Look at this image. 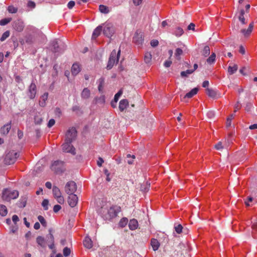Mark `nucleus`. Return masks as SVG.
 Instances as JSON below:
<instances>
[{
  "instance_id": "f8f14e48",
  "label": "nucleus",
  "mask_w": 257,
  "mask_h": 257,
  "mask_svg": "<svg viewBox=\"0 0 257 257\" xmlns=\"http://www.w3.org/2000/svg\"><path fill=\"white\" fill-rule=\"evenodd\" d=\"M13 28L17 32H21L23 31L24 28L23 22L21 20H17L13 22Z\"/></svg>"
},
{
  "instance_id": "3c124183",
  "label": "nucleus",
  "mask_w": 257,
  "mask_h": 257,
  "mask_svg": "<svg viewBox=\"0 0 257 257\" xmlns=\"http://www.w3.org/2000/svg\"><path fill=\"white\" fill-rule=\"evenodd\" d=\"M122 90L121 89L119 90V91L116 94H115V95H114L113 100L116 102L118 101L119 97L122 95Z\"/></svg>"
},
{
  "instance_id": "ea45409f",
  "label": "nucleus",
  "mask_w": 257,
  "mask_h": 257,
  "mask_svg": "<svg viewBox=\"0 0 257 257\" xmlns=\"http://www.w3.org/2000/svg\"><path fill=\"white\" fill-rule=\"evenodd\" d=\"M210 48L208 46H205L202 51V54L204 57H207L210 54Z\"/></svg>"
},
{
  "instance_id": "20e7f679",
  "label": "nucleus",
  "mask_w": 257,
  "mask_h": 257,
  "mask_svg": "<svg viewBox=\"0 0 257 257\" xmlns=\"http://www.w3.org/2000/svg\"><path fill=\"white\" fill-rule=\"evenodd\" d=\"M19 155L18 152L15 151H11L7 154L4 159L5 163L7 165H11L14 164Z\"/></svg>"
},
{
  "instance_id": "0e129e2a",
  "label": "nucleus",
  "mask_w": 257,
  "mask_h": 257,
  "mask_svg": "<svg viewBox=\"0 0 257 257\" xmlns=\"http://www.w3.org/2000/svg\"><path fill=\"white\" fill-rule=\"evenodd\" d=\"M104 174L106 175V180L107 181L109 182L111 180V178L109 177V174L108 173V171L107 169H105L104 170Z\"/></svg>"
},
{
  "instance_id": "69168bd1",
  "label": "nucleus",
  "mask_w": 257,
  "mask_h": 257,
  "mask_svg": "<svg viewBox=\"0 0 257 257\" xmlns=\"http://www.w3.org/2000/svg\"><path fill=\"white\" fill-rule=\"evenodd\" d=\"M238 19H239V21L241 23V24H246V22L245 21L244 16H239Z\"/></svg>"
},
{
  "instance_id": "7c9ffc66",
  "label": "nucleus",
  "mask_w": 257,
  "mask_h": 257,
  "mask_svg": "<svg viewBox=\"0 0 257 257\" xmlns=\"http://www.w3.org/2000/svg\"><path fill=\"white\" fill-rule=\"evenodd\" d=\"M198 91V89L197 88H194L192 89L190 92L186 93V94L184 96V98H191L194 95L197 94Z\"/></svg>"
},
{
  "instance_id": "4c0bfd02",
  "label": "nucleus",
  "mask_w": 257,
  "mask_h": 257,
  "mask_svg": "<svg viewBox=\"0 0 257 257\" xmlns=\"http://www.w3.org/2000/svg\"><path fill=\"white\" fill-rule=\"evenodd\" d=\"M183 54V50L181 48H177L175 52V56L178 60H180L181 55Z\"/></svg>"
},
{
  "instance_id": "49530a36",
  "label": "nucleus",
  "mask_w": 257,
  "mask_h": 257,
  "mask_svg": "<svg viewBox=\"0 0 257 257\" xmlns=\"http://www.w3.org/2000/svg\"><path fill=\"white\" fill-rule=\"evenodd\" d=\"M34 120L36 124H40L42 121V118L40 115H36L35 116Z\"/></svg>"
},
{
  "instance_id": "c9c22d12",
  "label": "nucleus",
  "mask_w": 257,
  "mask_h": 257,
  "mask_svg": "<svg viewBox=\"0 0 257 257\" xmlns=\"http://www.w3.org/2000/svg\"><path fill=\"white\" fill-rule=\"evenodd\" d=\"M237 66L234 64L233 66H229L228 68V72L230 75L234 74L237 70Z\"/></svg>"
},
{
  "instance_id": "39448f33",
  "label": "nucleus",
  "mask_w": 257,
  "mask_h": 257,
  "mask_svg": "<svg viewBox=\"0 0 257 257\" xmlns=\"http://www.w3.org/2000/svg\"><path fill=\"white\" fill-rule=\"evenodd\" d=\"M103 33L107 37L110 38L112 36V23L108 21L103 24Z\"/></svg>"
},
{
  "instance_id": "4be33fe9",
  "label": "nucleus",
  "mask_w": 257,
  "mask_h": 257,
  "mask_svg": "<svg viewBox=\"0 0 257 257\" xmlns=\"http://www.w3.org/2000/svg\"><path fill=\"white\" fill-rule=\"evenodd\" d=\"M11 128V122L4 125L1 129V133L2 135H7Z\"/></svg>"
},
{
  "instance_id": "13d9d810",
  "label": "nucleus",
  "mask_w": 257,
  "mask_h": 257,
  "mask_svg": "<svg viewBox=\"0 0 257 257\" xmlns=\"http://www.w3.org/2000/svg\"><path fill=\"white\" fill-rule=\"evenodd\" d=\"M251 229L254 233H257V221L254 222L252 226Z\"/></svg>"
},
{
  "instance_id": "4d7b16f0",
  "label": "nucleus",
  "mask_w": 257,
  "mask_h": 257,
  "mask_svg": "<svg viewBox=\"0 0 257 257\" xmlns=\"http://www.w3.org/2000/svg\"><path fill=\"white\" fill-rule=\"evenodd\" d=\"M75 5V3L73 1H70L67 4V7L69 9H72Z\"/></svg>"
},
{
  "instance_id": "423d86ee",
  "label": "nucleus",
  "mask_w": 257,
  "mask_h": 257,
  "mask_svg": "<svg viewBox=\"0 0 257 257\" xmlns=\"http://www.w3.org/2000/svg\"><path fill=\"white\" fill-rule=\"evenodd\" d=\"M72 142L67 141L65 140V142L62 145V150L63 152L69 153L74 155L76 154L75 149L71 145Z\"/></svg>"
},
{
  "instance_id": "bb28decb",
  "label": "nucleus",
  "mask_w": 257,
  "mask_h": 257,
  "mask_svg": "<svg viewBox=\"0 0 257 257\" xmlns=\"http://www.w3.org/2000/svg\"><path fill=\"white\" fill-rule=\"evenodd\" d=\"M129 227L131 230H135L138 227V222L136 219H133L130 220L128 224Z\"/></svg>"
},
{
  "instance_id": "412c9836",
  "label": "nucleus",
  "mask_w": 257,
  "mask_h": 257,
  "mask_svg": "<svg viewBox=\"0 0 257 257\" xmlns=\"http://www.w3.org/2000/svg\"><path fill=\"white\" fill-rule=\"evenodd\" d=\"M84 246L88 249L92 248V241L91 239L88 236H86L83 240Z\"/></svg>"
},
{
  "instance_id": "dca6fc26",
  "label": "nucleus",
  "mask_w": 257,
  "mask_h": 257,
  "mask_svg": "<svg viewBox=\"0 0 257 257\" xmlns=\"http://www.w3.org/2000/svg\"><path fill=\"white\" fill-rule=\"evenodd\" d=\"M253 28V23L252 22L249 24L247 29H242L241 33L243 35L244 37H248L251 33Z\"/></svg>"
},
{
  "instance_id": "c756f323",
  "label": "nucleus",
  "mask_w": 257,
  "mask_h": 257,
  "mask_svg": "<svg viewBox=\"0 0 257 257\" xmlns=\"http://www.w3.org/2000/svg\"><path fill=\"white\" fill-rule=\"evenodd\" d=\"M99 11L101 13L107 14L110 12L108 7L103 5H100L99 6Z\"/></svg>"
},
{
  "instance_id": "37998d69",
  "label": "nucleus",
  "mask_w": 257,
  "mask_h": 257,
  "mask_svg": "<svg viewBox=\"0 0 257 257\" xmlns=\"http://www.w3.org/2000/svg\"><path fill=\"white\" fill-rule=\"evenodd\" d=\"M8 11L10 13L15 14L18 12V8L13 6H10L8 8Z\"/></svg>"
},
{
  "instance_id": "2f4dec72",
  "label": "nucleus",
  "mask_w": 257,
  "mask_h": 257,
  "mask_svg": "<svg viewBox=\"0 0 257 257\" xmlns=\"http://www.w3.org/2000/svg\"><path fill=\"white\" fill-rule=\"evenodd\" d=\"M152 59V55L150 52H146L144 56V61L146 63L149 64L151 63Z\"/></svg>"
},
{
  "instance_id": "cd10ccee",
  "label": "nucleus",
  "mask_w": 257,
  "mask_h": 257,
  "mask_svg": "<svg viewBox=\"0 0 257 257\" xmlns=\"http://www.w3.org/2000/svg\"><path fill=\"white\" fill-rule=\"evenodd\" d=\"M37 243L41 247H44L46 246V240L44 237L39 236L36 238Z\"/></svg>"
},
{
  "instance_id": "864d4df0",
  "label": "nucleus",
  "mask_w": 257,
  "mask_h": 257,
  "mask_svg": "<svg viewBox=\"0 0 257 257\" xmlns=\"http://www.w3.org/2000/svg\"><path fill=\"white\" fill-rule=\"evenodd\" d=\"M254 107L251 103H247L246 105L245 109L247 111H254Z\"/></svg>"
},
{
  "instance_id": "5fc2aeb1",
  "label": "nucleus",
  "mask_w": 257,
  "mask_h": 257,
  "mask_svg": "<svg viewBox=\"0 0 257 257\" xmlns=\"http://www.w3.org/2000/svg\"><path fill=\"white\" fill-rule=\"evenodd\" d=\"M214 147L217 150H220L223 149V146L221 142H218L215 145Z\"/></svg>"
},
{
  "instance_id": "603ef678",
  "label": "nucleus",
  "mask_w": 257,
  "mask_h": 257,
  "mask_svg": "<svg viewBox=\"0 0 257 257\" xmlns=\"http://www.w3.org/2000/svg\"><path fill=\"white\" fill-rule=\"evenodd\" d=\"M63 252L65 256H67L70 254L71 250L68 247H65L63 249Z\"/></svg>"
},
{
  "instance_id": "774afa93",
  "label": "nucleus",
  "mask_w": 257,
  "mask_h": 257,
  "mask_svg": "<svg viewBox=\"0 0 257 257\" xmlns=\"http://www.w3.org/2000/svg\"><path fill=\"white\" fill-rule=\"evenodd\" d=\"M12 220L15 224H16L17 222L19 221V218L17 215H14L12 216Z\"/></svg>"
},
{
  "instance_id": "58836bf2",
  "label": "nucleus",
  "mask_w": 257,
  "mask_h": 257,
  "mask_svg": "<svg viewBox=\"0 0 257 257\" xmlns=\"http://www.w3.org/2000/svg\"><path fill=\"white\" fill-rule=\"evenodd\" d=\"M216 55L214 53H212L210 56L207 59L206 61L208 64H211L215 61Z\"/></svg>"
},
{
  "instance_id": "c03bdc74",
  "label": "nucleus",
  "mask_w": 257,
  "mask_h": 257,
  "mask_svg": "<svg viewBox=\"0 0 257 257\" xmlns=\"http://www.w3.org/2000/svg\"><path fill=\"white\" fill-rule=\"evenodd\" d=\"M10 31H7L6 32H5L2 37H1V39H0V40L2 42H3L7 38H8L10 36Z\"/></svg>"
},
{
  "instance_id": "ddd939ff",
  "label": "nucleus",
  "mask_w": 257,
  "mask_h": 257,
  "mask_svg": "<svg viewBox=\"0 0 257 257\" xmlns=\"http://www.w3.org/2000/svg\"><path fill=\"white\" fill-rule=\"evenodd\" d=\"M105 101V96L104 95H101L99 97H95L92 101V104L93 105H97L98 106H102L104 104Z\"/></svg>"
},
{
  "instance_id": "6e6d98bb",
  "label": "nucleus",
  "mask_w": 257,
  "mask_h": 257,
  "mask_svg": "<svg viewBox=\"0 0 257 257\" xmlns=\"http://www.w3.org/2000/svg\"><path fill=\"white\" fill-rule=\"evenodd\" d=\"M182 229L183 227L181 224H179L177 226L175 227V230L179 234L182 232Z\"/></svg>"
},
{
  "instance_id": "338daca9",
  "label": "nucleus",
  "mask_w": 257,
  "mask_h": 257,
  "mask_svg": "<svg viewBox=\"0 0 257 257\" xmlns=\"http://www.w3.org/2000/svg\"><path fill=\"white\" fill-rule=\"evenodd\" d=\"M104 162L103 159L101 157L98 158V159L97 161V165L99 167H101L102 166V163Z\"/></svg>"
},
{
  "instance_id": "052dcab7",
  "label": "nucleus",
  "mask_w": 257,
  "mask_h": 257,
  "mask_svg": "<svg viewBox=\"0 0 257 257\" xmlns=\"http://www.w3.org/2000/svg\"><path fill=\"white\" fill-rule=\"evenodd\" d=\"M150 44L153 47H155L158 45L159 42L157 40H153L151 41Z\"/></svg>"
},
{
  "instance_id": "b1692460",
  "label": "nucleus",
  "mask_w": 257,
  "mask_h": 257,
  "mask_svg": "<svg viewBox=\"0 0 257 257\" xmlns=\"http://www.w3.org/2000/svg\"><path fill=\"white\" fill-rule=\"evenodd\" d=\"M53 229L50 228L49 229V234L46 236V241L48 243L54 242V237L52 234Z\"/></svg>"
},
{
  "instance_id": "5701e85b",
  "label": "nucleus",
  "mask_w": 257,
  "mask_h": 257,
  "mask_svg": "<svg viewBox=\"0 0 257 257\" xmlns=\"http://www.w3.org/2000/svg\"><path fill=\"white\" fill-rule=\"evenodd\" d=\"M97 83H98V91L100 93H103V87H104V78L103 77H101L100 79H99L97 81Z\"/></svg>"
},
{
  "instance_id": "a878e982",
  "label": "nucleus",
  "mask_w": 257,
  "mask_h": 257,
  "mask_svg": "<svg viewBox=\"0 0 257 257\" xmlns=\"http://www.w3.org/2000/svg\"><path fill=\"white\" fill-rule=\"evenodd\" d=\"M128 105V102L127 99L121 100L119 103V108L120 111H123Z\"/></svg>"
},
{
  "instance_id": "7ed1b4c3",
  "label": "nucleus",
  "mask_w": 257,
  "mask_h": 257,
  "mask_svg": "<svg viewBox=\"0 0 257 257\" xmlns=\"http://www.w3.org/2000/svg\"><path fill=\"white\" fill-rule=\"evenodd\" d=\"M18 196V191L6 189L3 191L2 198L3 200L9 201L11 199H15L17 198Z\"/></svg>"
},
{
  "instance_id": "f03ea898",
  "label": "nucleus",
  "mask_w": 257,
  "mask_h": 257,
  "mask_svg": "<svg viewBox=\"0 0 257 257\" xmlns=\"http://www.w3.org/2000/svg\"><path fill=\"white\" fill-rule=\"evenodd\" d=\"M50 48L53 53L58 56L64 51L66 46L63 43H58L57 40L55 39L50 42Z\"/></svg>"
},
{
  "instance_id": "c85d7f7f",
  "label": "nucleus",
  "mask_w": 257,
  "mask_h": 257,
  "mask_svg": "<svg viewBox=\"0 0 257 257\" xmlns=\"http://www.w3.org/2000/svg\"><path fill=\"white\" fill-rule=\"evenodd\" d=\"M48 94V93H45L40 98L39 101V104L41 106L44 107L46 104V101L47 100Z\"/></svg>"
},
{
  "instance_id": "a19ab883",
  "label": "nucleus",
  "mask_w": 257,
  "mask_h": 257,
  "mask_svg": "<svg viewBox=\"0 0 257 257\" xmlns=\"http://www.w3.org/2000/svg\"><path fill=\"white\" fill-rule=\"evenodd\" d=\"M193 72L194 70L188 69L185 71H182L181 72V76L182 77H187L189 75L191 74Z\"/></svg>"
},
{
  "instance_id": "680f3d73",
  "label": "nucleus",
  "mask_w": 257,
  "mask_h": 257,
  "mask_svg": "<svg viewBox=\"0 0 257 257\" xmlns=\"http://www.w3.org/2000/svg\"><path fill=\"white\" fill-rule=\"evenodd\" d=\"M55 120L54 119H51L49 120L47 126L48 127H51L52 126H53L55 124Z\"/></svg>"
},
{
  "instance_id": "bf43d9fd",
  "label": "nucleus",
  "mask_w": 257,
  "mask_h": 257,
  "mask_svg": "<svg viewBox=\"0 0 257 257\" xmlns=\"http://www.w3.org/2000/svg\"><path fill=\"white\" fill-rule=\"evenodd\" d=\"M26 42L29 44L33 43V37H32V36L30 35L26 37Z\"/></svg>"
},
{
  "instance_id": "0eeeda50",
  "label": "nucleus",
  "mask_w": 257,
  "mask_h": 257,
  "mask_svg": "<svg viewBox=\"0 0 257 257\" xmlns=\"http://www.w3.org/2000/svg\"><path fill=\"white\" fill-rule=\"evenodd\" d=\"M76 189V184L72 181L68 182L65 187V191L69 195L73 194Z\"/></svg>"
},
{
  "instance_id": "9d476101",
  "label": "nucleus",
  "mask_w": 257,
  "mask_h": 257,
  "mask_svg": "<svg viewBox=\"0 0 257 257\" xmlns=\"http://www.w3.org/2000/svg\"><path fill=\"white\" fill-rule=\"evenodd\" d=\"M77 136V131L75 128L72 127L69 129L66 134V140L67 141L72 142Z\"/></svg>"
},
{
  "instance_id": "aec40b11",
  "label": "nucleus",
  "mask_w": 257,
  "mask_h": 257,
  "mask_svg": "<svg viewBox=\"0 0 257 257\" xmlns=\"http://www.w3.org/2000/svg\"><path fill=\"white\" fill-rule=\"evenodd\" d=\"M90 96V91L88 88H84L81 92V97L83 99H87Z\"/></svg>"
},
{
  "instance_id": "6ab92c4d",
  "label": "nucleus",
  "mask_w": 257,
  "mask_h": 257,
  "mask_svg": "<svg viewBox=\"0 0 257 257\" xmlns=\"http://www.w3.org/2000/svg\"><path fill=\"white\" fill-rule=\"evenodd\" d=\"M80 71V67L79 64L77 63H75L72 65L71 67V73L74 76L77 75Z\"/></svg>"
},
{
  "instance_id": "e2e57ef3",
  "label": "nucleus",
  "mask_w": 257,
  "mask_h": 257,
  "mask_svg": "<svg viewBox=\"0 0 257 257\" xmlns=\"http://www.w3.org/2000/svg\"><path fill=\"white\" fill-rule=\"evenodd\" d=\"M61 209V206L59 205H55L53 207V211L54 212H58Z\"/></svg>"
},
{
  "instance_id": "a211bd4d",
  "label": "nucleus",
  "mask_w": 257,
  "mask_h": 257,
  "mask_svg": "<svg viewBox=\"0 0 257 257\" xmlns=\"http://www.w3.org/2000/svg\"><path fill=\"white\" fill-rule=\"evenodd\" d=\"M151 245L154 251L158 250L160 246V242L159 241L155 238L151 239Z\"/></svg>"
},
{
  "instance_id": "6e6552de",
  "label": "nucleus",
  "mask_w": 257,
  "mask_h": 257,
  "mask_svg": "<svg viewBox=\"0 0 257 257\" xmlns=\"http://www.w3.org/2000/svg\"><path fill=\"white\" fill-rule=\"evenodd\" d=\"M63 162L61 161H54L51 165V169L57 173H61L63 171Z\"/></svg>"
},
{
  "instance_id": "de8ad7c7",
  "label": "nucleus",
  "mask_w": 257,
  "mask_h": 257,
  "mask_svg": "<svg viewBox=\"0 0 257 257\" xmlns=\"http://www.w3.org/2000/svg\"><path fill=\"white\" fill-rule=\"evenodd\" d=\"M113 214L115 216H117V213L121 212V207L117 205H115L113 206Z\"/></svg>"
},
{
  "instance_id": "393cba45",
  "label": "nucleus",
  "mask_w": 257,
  "mask_h": 257,
  "mask_svg": "<svg viewBox=\"0 0 257 257\" xmlns=\"http://www.w3.org/2000/svg\"><path fill=\"white\" fill-rule=\"evenodd\" d=\"M150 188V183L148 182H146L141 185V191L142 193L145 194L149 191Z\"/></svg>"
},
{
  "instance_id": "9b49d317",
  "label": "nucleus",
  "mask_w": 257,
  "mask_h": 257,
  "mask_svg": "<svg viewBox=\"0 0 257 257\" xmlns=\"http://www.w3.org/2000/svg\"><path fill=\"white\" fill-rule=\"evenodd\" d=\"M37 93L36 85L33 81L29 87L28 95L30 99H34Z\"/></svg>"
},
{
  "instance_id": "72a5a7b5",
  "label": "nucleus",
  "mask_w": 257,
  "mask_h": 257,
  "mask_svg": "<svg viewBox=\"0 0 257 257\" xmlns=\"http://www.w3.org/2000/svg\"><path fill=\"white\" fill-rule=\"evenodd\" d=\"M206 93L207 95L212 98H214L216 96V92L214 90L207 88L206 89Z\"/></svg>"
},
{
  "instance_id": "1a4fd4ad",
  "label": "nucleus",
  "mask_w": 257,
  "mask_h": 257,
  "mask_svg": "<svg viewBox=\"0 0 257 257\" xmlns=\"http://www.w3.org/2000/svg\"><path fill=\"white\" fill-rule=\"evenodd\" d=\"M53 194L54 197L57 199V202L62 204L64 202L63 197L61 195V192L58 187L54 186L53 188Z\"/></svg>"
},
{
  "instance_id": "2eb2a0df",
  "label": "nucleus",
  "mask_w": 257,
  "mask_h": 257,
  "mask_svg": "<svg viewBox=\"0 0 257 257\" xmlns=\"http://www.w3.org/2000/svg\"><path fill=\"white\" fill-rule=\"evenodd\" d=\"M144 39L143 38V35L141 33H136L133 37V42L136 45L140 46L142 45L143 43Z\"/></svg>"
},
{
  "instance_id": "4468645a",
  "label": "nucleus",
  "mask_w": 257,
  "mask_h": 257,
  "mask_svg": "<svg viewBox=\"0 0 257 257\" xmlns=\"http://www.w3.org/2000/svg\"><path fill=\"white\" fill-rule=\"evenodd\" d=\"M78 197L76 195L74 194H70L68 197V202L71 207H74L77 205L78 203Z\"/></svg>"
},
{
  "instance_id": "473e14b6",
  "label": "nucleus",
  "mask_w": 257,
  "mask_h": 257,
  "mask_svg": "<svg viewBox=\"0 0 257 257\" xmlns=\"http://www.w3.org/2000/svg\"><path fill=\"white\" fill-rule=\"evenodd\" d=\"M184 33L183 30L182 28L178 27L176 28L173 34L177 37L181 36Z\"/></svg>"
},
{
  "instance_id": "f3484780",
  "label": "nucleus",
  "mask_w": 257,
  "mask_h": 257,
  "mask_svg": "<svg viewBox=\"0 0 257 257\" xmlns=\"http://www.w3.org/2000/svg\"><path fill=\"white\" fill-rule=\"evenodd\" d=\"M102 30V26H98L93 31L92 35V40H95L97 37H98Z\"/></svg>"
},
{
  "instance_id": "79ce46f5",
  "label": "nucleus",
  "mask_w": 257,
  "mask_h": 257,
  "mask_svg": "<svg viewBox=\"0 0 257 257\" xmlns=\"http://www.w3.org/2000/svg\"><path fill=\"white\" fill-rule=\"evenodd\" d=\"M112 60V52H111L109 55V60L108 62L107 65L106 66V69L107 70H110L112 68V64L111 61Z\"/></svg>"
},
{
  "instance_id": "09e8293b",
  "label": "nucleus",
  "mask_w": 257,
  "mask_h": 257,
  "mask_svg": "<svg viewBox=\"0 0 257 257\" xmlns=\"http://www.w3.org/2000/svg\"><path fill=\"white\" fill-rule=\"evenodd\" d=\"M48 205L49 200L46 199H44L42 203V206L43 207L45 210H47L48 209Z\"/></svg>"
},
{
  "instance_id": "a18cd8bd",
  "label": "nucleus",
  "mask_w": 257,
  "mask_h": 257,
  "mask_svg": "<svg viewBox=\"0 0 257 257\" xmlns=\"http://www.w3.org/2000/svg\"><path fill=\"white\" fill-rule=\"evenodd\" d=\"M12 20L11 18H5L0 21L1 26H5L9 23Z\"/></svg>"
},
{
  "instance_id": "8fccbe9b",
  "label": "nucleus",
  "mask_w": 257,
  "mask_h": 257,
  "mask_svg": "<svg viewBox=\"0 0 257 257\" xmlns=\"http://www.w3.org/2000/svg\"><path fill=\"white\" fill-rule=\"evenodd\" d=\"M38 219L43 226L45 227L47 226V222L45 218L42 216H38Z\"/></svg>"
},
{
  "instance_id": "f704fd0d",
  "label": "nucleus",
  "mask_w": 257,
  "mask_h": 257,
  "mask_svg": "<svg viewBox=\"0 0 257 257\" xmlns=\"http://www.w3.org/2000/svg\"><path fill=\"white\" fill-rule=\"evenodd\" d=\"M8 213V210L6 206L4 205H0V214L3 216H5Z\"/></svg>"
},
{
  "instance_id": "f257e3e1",
  "label": "nucleus",
  "mask_w": 257,
  "mask_h": 257,
  "mask_svg": "<svg viewBox=\"0 0 257 257\" xmlns=\"http://www.w3.org/2000/svg\"><path fill=\"white\" fill-rule=\"evenodd\" d=\"M112 205L110 201L102 200L101 202V207L99 211L102 217L106 221H111L112 213Z\"/></svg>"
},
{
  "instance_id": "e433bc0d",
  "label": "nucleus",
  "mask_w": 257,
  "mask_h": 257,
  "mask_svg": "<svg viewBox=\"0 0 257 257\" xmlns=\"http://www.w3.org/2000/svg\"><path fill=\"white\" fill-rule=\"evenodd\" d=\"M127 223L128 219L126 218H122L119 222L118 226L121 228H123L127 225Z\"/></svg>"
}]
</instances>
